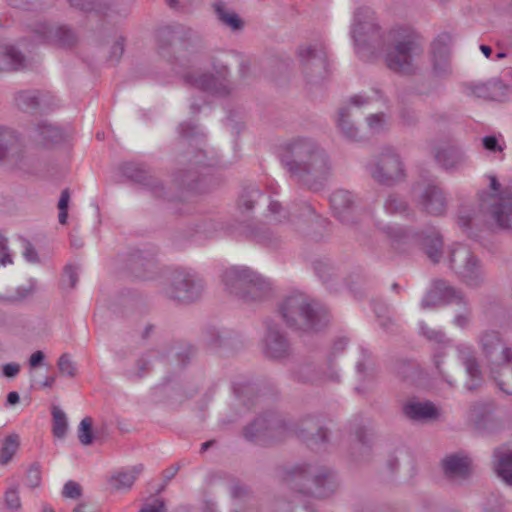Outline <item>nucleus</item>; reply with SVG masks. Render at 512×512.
<instances>
[{"label": "nucleus", "mask_w": 512, "mask_h": 512, "mask_svg": "<svg viewBox=\"0 0 512 512\" xmlns=\"http://www.w3.org/2000/svg\"><path fill=\"white\" fill-rule=\"evenodd\" d=\"M224 281L231 288L247 289L248 293L243 295L245 300L262 298L269 287L259 274L248 267H230L225 272Z\"/></svg>", "instance_id": "obj_7"}, {"label": "nucleus", "mask_w": 512, "mask_h": 512, "mask_svg": "<svg viewBox=\"0 0 512 512\" xmlns=\"http://www.w3.org/2000/svg\"><path fill=\"white\" fill-rule=\"evenodd\" d=\"M372 176L380 183L388 184L403 175V167L399 155L393 149H388L382 154L380 164L372 171Z\"/></svg>", "instance_id": "obj_12"}, {"label": "nucleus", "mask_w": 512, "mask_h": 512, "mask_svg": "<svg viewBox=\"0 0 512 512\" xmlns=\"http://www.w3.org/2000/svg\"><path fill=\"white\" fill-rule=\"evenodd\" d=\"M330 203L337 216L344 221L345 216L343 213L353 203V196L346 190H337L330 196Z\"/></svg>", "instance_id": "obj_27"}, {"label": "nucleus", "mask_w": 512, "mask_h": 512, "mask_svg": "<svg viewBox=\"0 0 512 512\" xmlns=\"http://www.w3.org/2000/svg\"><path fill=\"white\" fill-rule=\"evenodd\" d=\"M384 208L389 214H401L406 210V204L397 196H390L386 200Z\"/></svg>", "instance_id": "obj_40"}, {"label": "nucleus", "mask_w": 512, "mask_h": 512, "mask_svg": "<svg viewBox=\"0 0 512 512\" xmlns=\"http://www.w3.org/2000/svg\"><path fill=\"white\" fill-rule=\"evenodd\" d=\"M141 466H134L129 469L119 471L111 477V485L116 489H128L135 482L141 473Z\"/></svg>", "instance_id": "obj_25"}, {"label": "nucleus", "mask_w": 512, "mask_h": 512, "mask_svg": "<svg viewBox=\"0 0 512 512\" xmlns=\"http://www.w3.org/2000/svg\"><path fill=\"white\" fill-rule=\"evenodd\" d=\"M301 64L305 67H313L317 71L326 69L327 52L323 44L301 47L298 51Z\"/></svg>", "instance_id": "obj_19"}, {"label": "nucleus", "mask_w": 512, "mask_h": 512, "mask_svg": "<svg viewBox=\"0 0 512 512\" xmlns=\"http://www.w3.org/2000/svg\"><path fill=\"white\" fill-rule=\"evenodd\" d=\"M379 102L385 103L386 100L378 89H370L353 95L349 102L341 107L338 112L337 125L344 135L350 139L358 140V129L353 121L355 109L371 107Z\"/></svg>", "instance_id": "obj_5"}, {"label": "nucleus", "mask_w": 512, "mask_h": 512, "mask_svg": "<svg viewBox=\"0 0 512 512\" xmlns=\"http://www.w3.org/2000/svg\"><path fill=\"white\" fill-rule=\"evenodd\" d=\"M451 36L447 33L438 35L431 44L432 73L443 77L451 72L450 63Z\"/></svg>", "instance_id": "obj_9"}, {"label": "nucleus", "mask_w": 512, "mask_h": 512, "mask_svg": "<svg viewBox=\"0 0 512 512\" xmlns=\"http://www.w3.org/2000/svg\"><path fill=\"white\" fill-rule=\"evenodd\" d=\"M5 507L10 512H20L22 505L19 493L16 489H8L4 496Z\"/></svg>", "instance_id": "obj_35"}, {"label": "nucleus", "mask_w": 512, "mask_h": 512, "mask_svg": "<svg viewBox=\"0 0 512 512\" xmlns=\"http://www.w3.org/2000/svg\"><path fill=\"white\" fill-rule=\"evenodd\" d=\"M78 279L77 269L73 266H67L64 270L62 282L67 287H74Z\"/></svg>", "instance_id": "obj_47"}, {"label": "nucleus", "mask_w": 512, "mask_h": 512, "mask_svg": "<svg viewBox=\"0 0 512 512\" xmlns=\"http://www.w3.org/2000/svg\"><path fill=\"white\" fill-rule=\"evenodd\" d=\"M140 512H165L164 502L160 499H154L144 504Z\"/></svg>", "instance_id": "obj_50"}, {"label": "nucleus", "mask_w": 512, "mask_h": 512, "mask_svg": "<svg viewBox=\"0 0 512 512\" xmlns=\"http://www.w3.org/2000/svg\"><path fill=\"white\" fill-rule=\"evenodd\" d=\"M180 128H181V133H183V135L185 137H192L193 136V133L190 132V130H194L195 127H191L190 124H181Z\"/></svg>", "instance_id": "obj_60"}, {"label": "nucleus", "mask_w": 512, "mask_h": 512, "mask_svg": "<svg viewBox=\"0 0 512 512\" xmlns=\"http://www.w3.org/2000/svg\"><path fill=\"white\" fill-rule=\"evenodd\" d=\"M435 159L445 169H452L460 164L462 156L458 150L452 147H444L436 151Z\"/></svg>", "instance_id": "obj_28"}, {"label": "nucleus", "mask_w": 512, "mask_h": 512, "mask_svg": "<svg viewBox=\"0 0 512 512\" xmlns=\"http://www.w3.org/2000/svg\"><path fill=\"white\" fill-rule=\"evenodd\" d=\"M18 105L21 107H35L39 105L38 97L34 92H22L19 94L18 98Z\"/></svg>", "instance_id": "obj_44"}, {"label": "nucleus", "mask_w": 512, "mask_h": 512, "mask_svg": "<svg viewBox=\"0 0 512 512\" xmlns=\"http://www.w3.org/2000/svg\"><path fill=\"white\" fill-rule=\"evenodd\" d=\"M269 212L272 216V221L275 223L282 222L284 219L287 218V214H288L287 211L285 209H283L282 206L276 201L270 202Z\"/></svg>", "instance_id": "obj_43"}, {"label": "nucleus", "mask_w": 512, "mask_h": 512, "mask_svg": "<svg viewBox=\"0 0 512 512\" xmlns=\"http://www.w3.org/2000/svg\"><path fill=\"white\" fill-rule=\"evenodd\" d=\"M9 5L20 9H29L32 0H8Z\"/></svg>", "instance_id": "obj_57"}, {"label": "nucleus", "mask_w": 512, "mask_h": 512, "mask_svg": "<svg viewBox=\"0 0 512 512\" xmlns=\"http://www.w3.org/2000/svg\"><path fill=\"white\" fill-rule=\"evenodd\" d=\"M509 88L501 80L488 81L482 89V97L491 101H503L508 96Z\"/></svg>", "instance_id": "obj_26"}, {"label": "nucleus", "mask_w": 512, "mask_h": 512, "mask_svg": "<svg viewBox=\"0 0 512 512\" xmlns=\"http://www.w3.org/2000/svg\"><path fill=\"white\" fill-rule=\"evenodd\" d=\"M20 371V365L17 363H8L3 366V374L5 377L11 378L16 376Z\"/></svg>", "instance_id": "obj_54"}, {"label": "nucleus", "mask_w": 512, "mask_h": 512, "mask_svg": "<svg viewBox=\"0 0 512 512\" xmlns=\"http://www.w3.org/2000/svg\"><path fill=\"white\" fill-rule=\"evenodd\" d=\"M484 359L499 389L512 395V350L502 343L497 332H487L482 337V361Z\"/></svg>", "instance_id": "obj_3"}, {"label": "nucleus", "mask_w": 512, "mask_h": 512, "mask_svg": "<svg viewBox=\"0 0 512 512\" xmlns=\"http://www.w3.org/2000/svg\"><path fill=\"white\" fill-rule=\"evenodd\" d=\"M72 512H96V509L90 503H79Z\"/></svg>", "instance_id": "obj_58"}, {"label": "nucleus", "mask_w": 512, "mask_h": 512, "mask_svg": "<svg viewBox=\"0 0 512 512\" xmlns=\"http://www.w3.org/2000/svg\"><path fill=\"white\" fill-rule=\"evenodd\" d=\"M263 353L272 359L284 357L288 351V342L277 324L267 323V331L262 344Z\"/></svg>", "instance_id": "obj_15"}, {"label": "nucleus", "mask_w": 512, "mask_h": 512, "mask_svg": "<svg viewBox=\"0 0 512 512\" xmlns=\"http://www.w3.org/2000/svg\"><path fill=\"white\" fill-rule=\"evenodd\" d=\"M216 12L218 18L231 29L236 30L242 26V21L238 17V15L234 11L227 9L223 5H217Z\"/></svg>", "instance_id": "obj_32"}, {"label": "nucleus", "mask_w": 512, "mask_h": 512, "mask_svg": "<svg viewBox=\"0 0 512 512\" xmlns=\"http://www.w3.org/2000/svg\"><path fill=\"white\" fill-rule=\"evenodd\" d=\"M495 457L497 474L512 486V451L508 449L497 450Z\"/></svg>", "instance_id": "obj_24"}, {"label": "nucleus", "mask_w": 512, "mask_h": 512, "mask_svg": "<svg viewBox=\"0 0 512 512\" xmlns=\"http://www.w3.org/2000/svg\"><path fill=\"white\" fill-rule=\"evenodd\" d=\"M280 314L289 326L311 330L317 327L318 305L303 293H294L280 304Z\"/></svg>", "instance_id": "obj_4"}, {"label": "nucleus", "mask_w": 512, "mask_h": 512, "mask_svg": "<svg viewBox=\"0 0 512 512\" xmlns=\"http://www.w3.org/2000/svg\"><path fill=\"white\" fill-rule=\"evenodd\" d=\"M7 402L11 405H14L19 402V395L17 392H10L7 396Z\"/></svg>", "instance_id": "obj_62"}, {"label": "nucleus", "mask_w": 512, "mask_h": 512, "mask_svg": "<svg viewBox=\"0 0 512 512\" xmlns=\"http://www.w3.org/2000/svg\"><path fill=\"white\" fill-rule=\"evenodd\" d=\"M365 122L371 135L380 134L388 128V118L383 113L370 114L366 117Z\"/></svg>", "instance_id": "obj_31"}, {"label": "nucleus", "mask_w": 512, "mask_h": 512, "mask_svg": "<svg viewBox=\"0 0 512 512\" xmlns=\"http://www.w3.org/2000/svg\"><path fill=\"white\" fill-rule=\"evenodd\" d=\"M78 437L83 445H89L92 443V421L90 418H84L79 425Z\"/></svg>", "instance_id": "obj_37"}, {"label": "nucleus", "mask_w": 512, "mask_h": 512, "mask_svg": "<svg viewBox=\"0 0 512 512\" xmlns=\"http://www.w3.org/2000/svg\"><path fill=\"white\" fill-rule=\"evenodd\" d=\"M414 193L419 198L422 209L430 215L439 216L445 213L447 201L443 191L434 183L418 184Z\"/></svg>", "instance_id": "obj_8"}, {"label": "nucleus", "mask_w": 512, "mask_h": 512, "mask_svg": "<svg viewBox=\"0 0 512 512\" xmlns=\"http://www.w3.org/2000/svg\"><path fill=\"white\" fill-rule=\"evenodd\" d=\"M457 297L458 295L454 288L445 281L439 280L434 282L432 288L422 299L421 306L423 308H432L442 303L451 302Z\"/></svg>", "instance_id": "obj_18"}, {"label": "nucleus", "mask_w": 512, "mask_h": 512, "mask_svg": "<svg viewBox=\"0 0 512 512\" xmlns=\"http://www.w3.org/2000/svg\"><path fill=\"white\" fill-rule=\"evenodd\" d=\"M270 426V420H268L266 417H259L245 429V436L248 439L257 438L263 431L270 428Z\"/></svg>", "instance_id": "obj_33"}, {"label": "nucleus", "mask_w": 512, "mask_h": 512, "mask_svg": "<svg viewBox=\"0 0 512 512\" xmlns=\"http://www.w3.org/2000/svg\"><path fill=\"white\" fill-rule=\"evenodd\" d=\"M451 261L453 263L463 262L458 273L461 279L469 286H476L479 279V265L477 256L466 246L460 245L452 251Z\"/></svg>", "instance_id": "obj_10"}, {"label": "nucleus", "mask_w": 512, "mask_h": 512, "mask_svg": "<svg viewBox=\"0 0 512 512\" xmlns=\"http://www.w3.org/2000/svg\"><path fill=\"white\" fill-rule=\"evenodd\" d=\"M404 413L415 421H427L436 419L439 410L429 401L410 400L404 406Z\"/></svg>", "instance_id": "obj_20"}, {"label": "nucleus", "mask_w": 512, "mask_h": 512, "mask_svg": "<svg viewBox=\"0 0 512 512\" xmlns=\"http://www.w3.org/2000/svg\"><path fill=\"white\" fill-rule=\"evenodd\" d=\"M442 468L450 479H465L471 473L472 460L465 452L451 453L443 458Z\"/></svg>", "instance_id": "obj_16"}, {"label": "nucleus", "mask_w": 512, "mask_h": 512, "mask_svg": "<svg viewBox=\"0 0 512 512\" xmlns=\"http://www.w3.org/2000/svg\"><path fill=\"white\" fill-rule=\"evenodd\" d=\"M350 33L355 53L361 59L371 60L379 48L390 70L403 75L418 70L421 46L410 24H396L380 35L374 12L369 7H359L353 14Z\"/></svg>", "instance_id": "obj_1"}, {"label": "nucleus", "mask_w": 512, "mask_h": 512, "mask_svg": "<svg viewBox=\"0 0 512 512\" xmlns=\"http://www.w3.org/2000/svg\"><path fill=\"white\" fill-rule=\"evenodd\" d=\"M167 2L171 7L176 8L178 6H185L189 4L190 0H167Z\"/></svg>", "instance_id": "obj_61"}, {"label": "nucleus", "mask_w": 512, "mask_h": 512, "mask_svg": "<svg viewBox=\"0 0 512 512\" xmlns=\"http://www.w3.org/2000/svg\"><path fill=\"white\" fill-rule=\"evenodd\" d=\"M44 353L42 351L34 352L29 358V365L32 368L37 367L44 360Z\"/></svg>", "instance_id": "obj_56"}, {"label": "nucleus", "mask_w": 512, "mask_h": 512, "mask_svg": "<svg viewBox=\"0 0 512 512\" xmlns=\"http://www.w3.org/2000/svg\"><path fill=\"white\" fill-rule=\"evenodd\" d=\"M478 90H479V89H478V86H477V85H474V86H468V85H467V86H466V92H467V94H469V95H473V96L478 97V96H479V94H478Z\"/></svg>", "instance_id": "obj_64"}, {"label": "nucleus", "mask_w": 512, "mask_h": 512, "mask_svg": "<svg viewBox=\"0 0 512 512\" xmlns=\"http://www.w3.org/2000/svg\"><path fill=\"white\" fill-rule=\"evenodd\" d=\"M488 179L490 181V189L492 191L490 194V201L493 202V197L495 195H499L504 189H501V184L495 176L489 175Z\"/></svg>", "instance_id": "obj_53"}, {"label": "nucleus", "mask_w": 512, "mask_h": 512, "mask_svg": "<svg viewBox=\"0 0 512 512\" xmlns=\"http://www.w3.org/2000/svg\"><path fill=\"white\" fill-rule=\"evenodd\" d=\"M69 201H70L69 192L67 190L62 191L59 202H58V209H59L58 219L61 224H66V222H67Z\"/></svg>", "instance_id": "obj_41"}, {"label": "nucleus", "mask_w": 512, "mask_h": 512, "mask_svg": "<svg viewBox=\"0 0 512 512\" xmlns=\"http://www.w3.org/2000/svg\"><path fill=\"white\" fill-rule=\"evenodd\" d=\"M282 163L293 177L312 189H318L314 180L324 178L328 171L326 156L309 139H296L287 144Z\"/></svg>", "instance_id": "obj_2"}, {"label": "nucleus", "mask_w": 512, "mask_h": 512, "mask_svg": "<svg viewBox=\"0 0 512 512\" xmlns=\"http://www.w3.org/2000/svg\"><path fill=\"white\" fill-rule=\"evenodd\" d=\"M482 147L492 153H502L505 147V143L502 136L495 135L485 136L482 138Z\"/></svg>", "instance_id": "obj_36"}, {"label": "nucleus", "mask_w": 512, "mask_h": 512, "mask_svg": "<svg viewBox=\"0 0 512 512\" xmlns=\"http://www.w3.org/2000/svg\"><path fill=\"white\" fill-rule=\"evenodd\" d=\"M24 258L30 263H36L38 261L37 253L31 245H27L23 252Z\"/></svg>", "instance_id": "obj_55"}, {"label": "nucleus", "mask_w": 512, "mask_h": 512, "mask_svg": "<svg viewBox=\"0 0 512 512\" xmlns=\"http://www.w3.org/2000/svg\"><path fill=\"white\" fill-rule=\"evenodd\" d=\"M456 221L464 234L470 238L477 237L480 226L478 201L462 202L458 208Z\"/></svg>", "instance_id": "obj_14"}, {"label": "nucleus", "mask_w": 512, "mask_h": 512, "mask_svg": "<svg viewBox=\"0 0 512 512\" xmlns=\"http://www.w3.org/2000/svg\"><path fill=\"white\" fill-rule=\"evenodd\" d=\"M489 216L502 229H512V189L504 190L493 197L488 207Z\"/></svg>", "instance_id": "obj_11"}, {"label": "nucleus", "mask_w": 512, "mask_h": 512, "mask_svg": "<svg viewBox=\"0 0 512 512\" xmlns=\"http://www.w3.org/2000/svg\"><path fill=\"white\" fill-rule=\"evenodd\" d=\"M346 339L345 338H340L338 339L334 344H333V348H332V354L333 355H336L337 353H339L340 351H342L344 349V347L346 346Z\"/></svg>", "instance_id": "obj_59"}, {"label": "nucleus", "mask_w": 512, "mask_h": 512, "mask_svg": "<svg viewBox=\"0 0 512 512\" xmlns=\"http://www.w3.org/2000/svg\"><path fill=\"white\" fill-rule=\"evenodd\" d=\"M459 359L465 370L464 387L467 391H476L480 386V372L476 351L468 344L458 346Z\"/></svg>", "instance_id": "obj_13"}, {"label": "nucleus", "mask_w": 512, "mask_h": 512, "mask_svg": "<svg viewBox=\"0 0 512 512\" xmlns=\"http://www.w3.org/2000/svg\"><path fill=\"white\" fill-rule=\"evenodd\" d=\"M193 287L191 274L187 271H177L173 275L172 284L166 290L171 298L178 300H189L191 298V289Z\"/></svg>", "instance_id": "obj_21"}, {"label": "nucleus", "mask_w": 512, "mask_h": 512, "mask_svg": "<svg viewBox=\"0 0 512 512\" xmlns=\"http://www.w3.org/2000/svg\"><path fill=\"white\" fill-rule=\"evenodd\" d=\"M19 447V438L17 435L7 436L0 448V463L7 464L16 454Z\"/></svg>", "instance_id": "obj_30"}, {"label": "nucleus", "mask_w": 512, "mask_h": 512, "mask_svg": "<svg viewBox=\"0 0 512 512\" xmlns=\"http://www.w3.org/2000/svg\"><path fill=\"white\" fill-rule=\"evenodd\" d=\"M24 67V58L11 45L0 46V71L17 70Z\"/></svg>", "instance_id": "obj_23"}, {"label": "nucleus", "mask_w": 512, "mask_h": 512, "mask_svg": "<svg viewBox=\"0 0 512 512\" xmlns=\"http://www.w3.org/2000/svg\"><path fill=\"white\" fill-rule=\"evenodd\" d=\"M469 319L467 316L465 315H458L456 318H455V323L460 326V327H464L466 325V323H468Z\"/></svg>", "instance_id": "obj_63"}, {"label": "nucleus", "mask_w": 512, "mask_h": 512, "mask_svg": "<svg viewBox=\"0 0 512 512\" xmlns=\"http://www.w3.org/2000/svg\"><path fill=\"white\" fill-rule=\"evenodd\" d=\"M57 366L59 372L66 377H75L77 373V368L75 362L72 360V357L65 353L62 354L57 362Z\"/></svg>", "instance_id": "obj_34"}, {"label": "nucleus", "mask_w": 512, "mask_h": 512, "mask_svg": "<svg viewBox=\"0 0 512 512\" xmlns=\"http://www.w3.org/2000/svg\"><path fill=\"white\" fill-rule=\"evenodd\" d=\"M41 482V472L38 466H32L27 473V484L30 487H37Z\"/></svg>", "instance_id": "obj_49"}, {"label": "nucleus", "mask_w": 512, "mask_h": 512, "mask_svg": "<svg viewBox=\"0 0 512 512\" xmlns=\"http://www.w3.org/2000/svg\"><path fill=\"white\" fill-rule=\"evenodd\" d=\"M45 32L43 34V40L47 42H58L64 43L65 40L60 36L64 33L62 28L44 27Z\"/></svg>", "instance_id": "obj_45"}, {"label": "nucleus", "mask_w": 512, "mask_h": 512, "mask_svg": "<svg viewBox=\"0 0 512 512\" xmlns=\"http://www.w3.org/2000/svg\"><path fill=\"white\" fill-rule=\"evenodd\" d=\"M14 136L11 131L0 127V159L4 158L11 149Z\"/></svg>", "instance_id": "obj_39"}, {"label": "nucleus", "mask_w": 512, "mask_h": 512, "mask_svg": "<svg viewBox=\"0 0 512 512\" xmlns=\"http://www.w3.org/2000/svg\"><path fill=\"white\" fill-rule=\"evenodd\" d=\"M31 138L39 145L48 146L61 142L64 134L59 127L43 122L33 129Z\"/></svg>", "instance_id": "obj_22"}, {"label": "nucleus", "mask_w": 512, "mask_h": 512, "mask_svg": "<svg viewBox=\"0 0 512 512\" xmlns=\"http://www.w3.org/2000/svg\"><path fill=\"white\" fill-rule=\"evenodd\" d=\"M52 418H53V435L57 438H63L68 430V422L64 411L58 407H52Z\"/></svg>", "instance_id": "obj_29"}, {"label": "nucleus", "mask_w": 512, "mask_h": 512, "mask_svg": "<svg viewBox=\"0 0 512 512\" xmlns=\"http://www.w3.org/2000/svg\"><path fill=\"white\" fill-rule=\"evenodd\" d=\"M63 496L70 499H76L81 495V487L74 481H68L63 487Z\"/></svg>", "instance_id": "obj_48"}, {"label": "nucleus", "mask_w": 512, "mask_h": 512, "mask_svg": "<svg viewBox=\"0 0 512 512\" xmlns=\"http://www.w3.org/2000/svg\"><path fill=\"white\" fill-rule=\"evenodd\" d=\"M382 230L394 245H420L432 261L439 260L442 241L437 232L433 231L429 235L423 236L399 225H386Z\"/></svg>", "instance_id": "obj_6"}, {"label": "nucleus", "mask_w": 512, "mask_h": 512, "mask_svg": "<svg viewBox=\"0 0 512 512\" xmlns=\"http://www.w3.org/2000/svg\"><path fill=\"white\" fill-rule=\"evenodd\" d=\"M315 482L317 485L315 494L318 497L326 496L335 486L334 479L331 475H325L323 478L317 477Z\"/></svg>", "instance_id": "obj_38"}, {"label": "nucleus", "mask_w": 512, "mask_h": 512, "mask_svg": "<svg viewBox=\"0 0 512 512\" xmlns=\"http://www.w3.org/2000/svg\"><path fill=\"white\" fill-rule=\"evenodd\" d=\"M420 331L427 338L438 341V342H441L444 338V335L441 331H436V330L430 329L423 323L420 324Z\"/></svg>", "instance_id": "obj_52"}, {"label": "nucleus", "mask_w": 512, "mask_h": 512, "mask_svg": "<svg viewBox=\"0 0 512 512\" xmlns=\"http://www.w3.org/2000/svg\"><path fill=\"white\" fill-rule=\"evenodd\" d=\"M261 196L262 194L258 189L251 188L241 196L240 206L244 207L246 210H250L253 208L254 202Z\"/></svg>", "instance_id": "obj_42"}, {"label": "nucleus", "mask_w": 512, "mask_h": 512, "mask_svg": "<svg viewBox=\"0 0 512 512\" xmlns=\"http://www.w3.org/2000/svg\"><path fill=\"white\" fill-rule=\"evenodd\" d=\"M71 6L78 8L83 11H96L101 12V8L97 7L95 0H68Z\"/></svg>", "instance_id": "obj_46"}, {"label": "nucleus", "mask_w": 512, "mask_h": 512, "mask_svg": "<svg viewBox=\"0 0 512 512\" xmlns=\"http://www.w3.org/2000/svg\"><path fill=\"white\" fill-rule=\"evenodd\" d=\"M226 76L227 69L225 66H221L216 69V75L202 74L197 77L189 75L187 81L200 90L221 94L227 89Z\"/></svg>", "instance_id": "obj_17"}, {"label": "nucleus", "mask_w": 512, "mask_h": 512, "mask_svg": "<svg viewBox=\"0 0 512 512\" xmlns=\"http://www.w3.org/2000/svg\"><path fill=\"white\" fill-rule=\"evenodd\" d=\"M11 255L7 251L6 240L0 235V266L12 264Z\"/></svg>", "instance_id": "obj_51"}]
</instances>
